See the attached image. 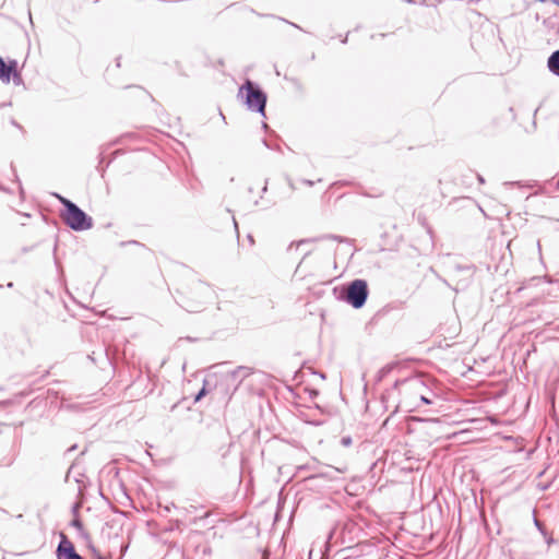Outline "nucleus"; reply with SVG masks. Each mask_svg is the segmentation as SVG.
<instances>
[{"label": "nucleus", "instance_id": "20e7f679", "mask_svg": "<svg viewBox=\"0 0 559 559\" xmlns=\"http://www.w3.org/2000/svg\"><path fill=\"white\" fill-rule=\"evenodd\" d=\"M368 297V286L364 280L353 281L346 290L345 300L354 308H361Z\"/></svg>", "mask_w": 559, "mask_h": 559}, {"label": "nucleus", "instance_id": "dca6fc26", "mask_svg": "<svg viewBox=\"0 0 559 559\" xmlns=\"http://www.w3.org/2000/svg\"><path fill=\"white\" fill-rule=\"evenodd\" d=\"M554 3L559 7V0H554Z\"/></svg>", "mask_w": 559, "mask_h": 559}, {"label": "nucleus", "instance_id": "f3484780", "mask_svg": "<svg viewBox=\"0 0 559 559\" xmlns=\"http://www.w3.org/2000/svg\"><path fill=\"white\" fill-rule=\"evenodd\" d=\"M556 186H557V188L559 189V178H558V181H557Z\"/></svg>", "mask_w": 559, "mask_h": 559}, {"label": "nucleus", "instance_id": "ddd939ff", "mask_svg": "<svg viewBox=\"0 0 559 559\" xmlns=\"http://www.w3.org/2000/svg\"><path fill=\"white\" fill-rule=\"evenodd\" d=\"M304 182H305V183H307V185H308V186H310V187H311V186H313V182H312V181H310V180H305Z\"/></svg>", "mask_w": 559, "mask_h": 559}, {"label": "nucleus", "instance_id": "f03ea898", "mask_svg": "<svg viewBox=\"0 0 559 559\" xmlns=\"http://www.w3.org/2000/svg\"><path fill=\"white\" fill-rule=\"evenodd\" d=\"M404 404L407 407H418V401L425 399L426 395H432V390L428 386L424 378L414 377L403 383ZM412 411V408H409Z\"/></svg>", "mask_w": 559, "mask_h": 559}, {"label": "nucleus", "instance_id": "9b49d317", "mask_svg": "<svg viewBox=\"0 0 559 559\" xmlns=\"http://www.w3.org/2000/svg\"><path fill=\"white\" fill-rule=\"evenodd\" d=\"M544 537H545V540H546L548 546H550V545H552L555 543L552 536L548 535L547 533H546V536H544Z\"/></svg>", "mask_w": 559, "mask_h": 559}, {"label": "nucleus", "instance_id": "1a4fd4ad", "mask_svg": "<svg viewBox=\"0 0 559 559\" xmlns=\"http://www.w3.org/2000/svg\"><path fill=\"white\" fill-rule=\"evenodd\" d=\"M534 524L537 527V530L543 534V536H546V530H545L544 525L542 524V522L535 518Z\"/></svg>", "mask_w": 559, "mask_h": 559}, {"label": "nucleus", "instance_id": "39448f33", "mask_svg": "<svg viewBox=\"0 0 559 559\" xmlns=\"http://www.w3.org/2000/svg\"><path fill=\"white\" fill-rule=\"evenodd\" d=\"M58 559H83L74 549L73 544L62 535L57 549Z\"/></svg>", "mask_w": 559, "mask_h": 559}, {"label": "nucleus", "instance_id": "f257e3e1", "mask_svg": "<svg viewBox=\"0 0 559 559\" xmlns=\"http://www.w3.org/2000/svg\"><path fill=\"white\" fill-rule=\"evenodd\" d=\"M57 198L64 207L60 216L67 226L76 231L88 230L93 227V218L75 203L58 194Z\"/></svg>", "mask_w": 559, "mask_h": 559}, {"label": "nucleus", "instance_id": "7ed1b4c3", "mask_svg": "<svg viewBox=\"0 0 559 559\" xmlns=\"http://www.w3.org/2000/svg\"><path fill=\"white\" fill-rule=\"evenodd\" d=\"M243 92H246V105L248 108L264 115L266 104L265 94L249 80L240 87V93Z\"/></svg>", "mask_w": 559, "mask_h": 559}, {"label": "nucleus", "instance_id": "6e6552de", "mask_svg": "<svg viewBox=\"0 0 559 559\" xmlns=\"http://www.w3.org/2000/svg\"><path fill=\"white\" fill-rule=\"evenodd\" d=\"M437 394L432 391V395H426L425 399H421L419 400L418 402L423 403V404H427V405H430V404H433L435 403V400L437 399Z\"/></svg>", "mask_w": 559, "mask_h": 559}, {"label": "nucleus", "instance_id": "9d476101", "mask_svg": "<svg viewBox=\"0 0 559 559\" xmlns=\"http://www.w3.org/2000/svg\"><path fill=\"white\" fill-rule=\"evenodd\" d=\"M341 443L344 447H349L352 444V438L350 437H343L341 439Z\"/></svg>", "mask_w": 559, "mask_h": 559}, {"label": "nucleus", "instance_id": "4468645a", "mask_svg": "<svg viewBox=\"0 0 559 559\" xmlns=\"http://www.w3.org/2000/svg\"><path fill=\"white\" fill-rule=\"evenodd\" d=\"M477 178H478V180H479V182H480V183H484V181H485V180H484V178H483L480 175H478V177H477Z\"/></svg>", "mask_w": 559, "mask_h": 559}, {"label": "nucleus", "instance_id": "f8f14e48", "mask_svg": "<svg viewBox=\"0 0 559 559\" xmlns=\"http://www.w3.org/2000/svg\"><path fill=\"white\" fill-rule=\"evenodd\" d=\"M204 393H205V390H204V389H202V390L198 393V395L195 396V401H199V400L204 395Z\"/></svg>", "mask_w": 559, "mask_h": 559}, {"label": "nucleus", "instance_id": "0eeeda50", "mask_svg": "<svg viewBox=\"0 0 559 559\" xmlns=\"http://www.w3.org/2000/svg\"><path fill=\"white\" fill-rule=\"evenodd\" d=\"M547 68L548 70L559 76V49L554 51L547 59Z\"/></svg>", "mask_w": 559, "mask_h": 559}, {"label": "nucleus", "instance_id": "423d86ee", "mask_svg": "<svg viewBox=\"0 0 559 559\" xmlns=\"http://www.w3.org/2000/svg\"><path fill=\"white\" fill-rule=\"evenodd\" d=\"M15 61H12L10 64H7L4 60L0 57V80L3 83H9L12 74L14 75V79L19 78L17 73L15 72Z\"/></svg>", "mask_w": 559, "mask_h": 559}, {"label": "nucleus", "instance_id": "2eb2a0df", "mask_svg": "<svg viewBox=\"0 0 559 559\" xmlns=\"http://www.w3.org/2000/svg\"><path fill=\"white\" fill-rule=\"evenodd\" d=\"M29 21H31V23H33V15L31 12H29Z\"/></svg>", "mask_w": 559, "mask_h": 559}]
</instances>
